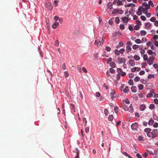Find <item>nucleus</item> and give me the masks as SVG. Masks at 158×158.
Here are the masks:
<instances>
[{
	"mask_svg": "<svg viewBox=\"0 0 158 158\" xmlns=\"http://www.w3.org/2000/svg\"><path fill=\"white\" fill-rule=\"evenodd\" d=\"M143 85L142 84H139L138 85V88L140 90L143 89Z\"/></svg>",
	"mask_w": 158,
	"mask_h": 158,
	"instance_id": "72a5a7b5",
	"label": "nucleus"
},
{
	"mask_svg": "<svg viewBox=\"0 0 158 158\" xmlns=\"http://www.w3.org/2000/svg\"><path fill=\"white\" fill-rule=\"evenodd\" d=\"M138 140L139 141H144L145 140L144 138L141 136H139L138 137Z\"/></svg>",
	"mask_w": 158,
	"mask_h": 158,
	"instance_id": "5701e85b",
	"label": "nucleus"
},
{
	"mask_svg": "<svg viewBox=\"0 0 158 158\" xmlns=\"http://www.w3.org/2000/svg\"><path fill=\"white\" fill-rule=\"evenodd\" d=\"M153 67L155 69H157L158 68V63L154 64L153 65Z\"/></svg>",
	"mask_w": 158,
	"mask_h": 158,
	"instance_id": "3c124183",
	"label": "nucleus"
},
{
	"mask_svg": "<svg viewBox=\"0 0 158 158\" xmlns=\"http://www.w3.org/2000/svg\"><path fill=\"white\" fill-rule=\"evenodd\" d=\"M139 49L140 50V52L141 55L145 53V50L143 47H140Z\"/></svg>",
	"mask_w": 158,
	"mask_h": 158,
	"instance_id": "f3484780",
	"label": "nucleus"
},
{
	"mask_svg": "<svg viewBox=\"0 0 158 158\" xmlns=\"http://www.w3.org/2000/svg\"><path fill=\"white\" fill-rule=\"evenodd\" d=\"M147 53L149 55H154L155 54L156 55V53L155 52H153L152 50H148L147 51Z\"/></svg>",
	"mask_w": 158,
	"mask_h": 158,
	"instance_id": "dca6fc26",
	"label": "nucleus"
},
{
	"mask_svg": "<svg viewBox=\"0 0 158 158\" xmlns=\"http://www.w3.org/2000/svg\"><path fill=\"white\" fill-rule=\"evenodd\" d=\"M140 34L142 36H145L147 32L144 30H142L140 31Z\"/></svg>",
	"mask_w": 158,
	"mask_h": 158,
	"instance_id": "393cba45",
	"label": "nucleus"
},
{
	"mask_svg": "<svg viewBox=\"0 0 158 158\" xmlns=\"http://www.w3.org/2000/svg\"><path fill=\"white\" fill-rule=\"evenodd\" d=\"M147 39L146 38L143 37L142 39V40H141L142 43H144L146 42H147Z\"/></svg>",
	"mask_w": 158,
	"mask_h": 158,
	"instance_id": "58836bf2",
	"label": "nucleus"
},
{
	"mask_svg": "<svg viewBox=\"0 0 158 158\" xmlns=\"http://www.w3.org/2000/svg\"><path fill=\"white\" fill-rule=\"evenodd\" d=\"M144 14H145L146 15V16L148 17V18H149L151 16V14L149 13H148L147 12H146V13H144Z\"/></svg>",
	"mask_w": 158,
	"mask_h": 158,
	"instance_id": "09e8293b",
	"label": "nucleus"
},
{
	"mask_svg": "<svg viewBox=\"0 0 158 158\" xmlns=\"http://www.w3.org/2000/svg\"><path fill=\"white\" fill-rule=\"evenodd\" d=\"M131 90L133 92L135 93L136 92V89L135 86H132L131 87Z\"/></svg>",
	"mask_w": 158,
	"mask_h": 158,
	"instance_id": "a878e982",
	"label": "nucleus"
},
{
	"mask_svg": "<svg viewBox=\"0 0 158 158\" xmlns=\"http://www.w3.org/2000/svg\"><path fill=\"white\" fill-rule=\"evenodd\" d=\"M155 77L154 74H149L148 75V79H150L152 78H154Z\"/></svg>",
	"mask_w": 158,
	"mask_h": 158,
	"instance_id": "2f4dec72",
	"label": "nucleus"
},
{
	"mask_svg": "<svg viewBox=\"0 0 158 158\" xmlns=\"http://www.w3.org/2000/svg\"><path fill=\"white\" fill-rule=\"evenodd\" d=\"M110 94L111 96V98L113 99L114 98L116 97V94L115 92L113 89L111 90L110 91Z\"/></svg>",
	"mask_w": 158,
	"mask_h": 158,
	"instance_id": "6e6552de",
	"label": "nucleus"
},
{
	"mask_svg": "<svg viewBox=\"0 0 158 158\" xmlns=\"http://www.w3.org/2000/svg\"><path fill=\"white\" fill-rule=\"evenodd\" d=\"M155 105L153 104H151L150 105L149 108L151 110H153L155 108Z\"/></svg>",
	"mask_w": 158,
	"mask_h": 158,
	"instance_id": "49530a36",
	"label": "nucleus"
},
{
	"mask_svg": "<svg viewBox=\"0 0 158 158\" xmlns=\"http://www.w3.org/2000/svg\"><path fill=\"white\" fill-rule=\"evenodd\" d=\"M156 55H151L150 56L148 60H147V63L149 65H151L153 64L155 60Z\"/></svg>",
	"mask_w": 158,
	"mask_h": 158,
	"instance_id": "7ed1b4c3",
	"label": "nucleus"
},
{
	"mask_svg": "<svg viewBox=\"0 0 158 158\" xmlns=\"http://www.w3.org/2000/svg\"><path fill=\"white\" fill-rule=\"evenodd\" d=\"M124 103L125 104L129 105L130 104V102L127 99H126L124 100L123 102V103Z\"/></svg>",
	"mask_w": 158,
	"mask_h": 158,
	"instance_id": "c9c22d12",
	"label": "nucleus"
},
{
	"mask_svg": "<svg viewBox=\"0 0 158 158\" xmlns=\"http://www.w3.org/2000/svg\"><path fill=\"white\" fill-rule=\"evenodd\" d=\"M147 65V63L145 62H143L141 64V67L143 68H145Z\"/></svg>",
	"mask_w": 158,
	"mask_h": 158,
	"instance_id": "473e14b6",
	"label": "nucleus"
},
{
	"mask_svg": "<svg viewBox=\"0 0 158 158\" xmlns=\"http://www.w3.org/2000/svg\"><path fill=\"white\" fill-rule=\"evenodd\" d=\"M153 126L155 128H157L158 127V123L155 122L153 125Z\"/></svg>",
	"mask_w": 158,
	"mask_h": 158,
	"instance_id": "13d9d810",
	"label": "nucleus"
},
{
	"mask_svg": "<svg viewBox=\"0 0 158 158\" xmlns=\"http://www.w3.org/2000/svg\"><path fill=\"white\" fill-rule=\"evenodd\" d=\"M134 77V74L133 73H130L129 74V77L130 78H133Z\"/></svg>",
	"mask_w": 158,
	"mask_h": 158,
	"instance_id": "052dcab7",
	"label": "nucleus"
},
{
	"mask_svg": "<svg viewBox=\"0 0 158 158\" xmlns=\"http://www.w3.org/2000/svg\"><path fill=\"white\" fill-rule=\"evenodd\" d=\"M128 64L131 67H133L135 65V61L132 59H131L129 61Z\"/></svg>",
	"mask_w": 158,
	"mask_h": 158,
	"instance_id": "9d476101",
	"label": "nucleus"
},
{
	"mask_svg": "<svg viewBox=\"0 0 158 158\" xmlns=\"http://www.w3.org/2000/svg\"><path fill=\"white\" fill-rule=\"evenodd\" d=\"M124 51L125 49L123 48H121L119 50L120 53H121V54H123Z\"/></svg>",
	"mask_w": 158,
	"mask_h": 158,
	"instance_id": "0e129e2a",
	"label": "nucleus"
},
{
	"mask_svg": "<svg viewBox=\"0 0 158 158\" xmlns=\"http://www.w3.org/2000/svg\"><path fill=\"white\" fill-rule=\"evenodd\" d=\"M59 25V23H56L54 22V23H53L52 27L54 29H56L57 27H58Z\"/></svg>",
	"mask_w": 158,
	"mask_h": 158,
	"instance_id": "ddd939ff",
	"label": "nucleus"
},
{
	"mask_svg": "<svg viewBox=\"0 0 158 158\" xmlns=\"http://www.w3.org/2000/svg\"><path fill=\"white\" fill-rule=\"evenodd\" d=\"M59 44V42L58 40H56L54 43V45L56 46H58Z\"/></svg>",
	"mask_w": 158,
	"mask_h": 158,
	"instance_id": "bf43d9fd",
	"label": "nucleus"
},
{
	"mask_svg": "<svg viewBox=\"0 0 158 158\" xmlns=\"http://www.w3.org/2000/svg\"><path fill=\"white\" fill-rule=\"evenodd\" d=\"M113 119V116L112 115H110L109 117H108V119L110 121H111Z\"/></svg>",
	"mask_w": 158,
	"mask_h": 158,
	"instance_id": "864d4df0",
	"label": "nucleus"
},
{
	"mask_svg": "<svg viewBox=\"0 0 158 158\" xmlns=\"http://www.w3.org/2000/svg\"><path fill=\"white\" fill-rule=\"evenodd\" d=\"M114 53L117 56L119 55V54H120V53H119V50H118L117 49L115 50H114Z\"/></svg>",
	"mask_w": 158,
	"mask_h": 158,
	"instance_id": "a19ab883",
	"label": "nucleus"
},
{
	"mask_svg": "<svg viewBox=\"0 0 158 158\" xmlns=\"http://www.w3.org/2000/svg\"><path fill=\"white\" fill-rule=\"evenodd\" d=\"M131 48L129 46H127L126 47V52L127 53H128L131 50Z\"/></svg>",
	"mask_w": 158,
	"mask_h": 158,
	"instance_id": "412c9836",
	"label": "nucleus"
},
{
	"mask_svg": "<svg viewBox=\"0 0 158 158\" xmlns=\"http://www.w3.org/2000/svg\"><path fill=\"white\" fill-rule=\"evenodd\" d=\"M154 24L156 27H158V21L157 20H156L154 22Z\"/></svg>",
	"mask_w": 158,
	"mask_h": 158,
	"instance_id": "774afa93",
	"label": "nucleus"
},
{
	"mask_svg": "<svg viewBox=\"0 0 158 158\" xmlns=\"http://www.w3.org/2000/svg\"><path fill=\"white\" fill-rule=\"evenodd\" d=\"M122 21L124 23H127L129 21L128 18L126 17H123L121 18Z\"/></svg>",
	"mask_w": 158,
	"mask_h": 158,
	"instance_id": "9b49d317",
	"label": "nucleus"
},
{
	"mask_svg": "<svg viewBox=\"0 0 158 158\" xmlns=\"http://www.w3.org/2000/svg\"><path fill=\"white\" fill-rule=\"evenodd\" d=\"M144 131L146 133L147 136L152 139L155 138L157 136V129H154L152 130L150 128H146L144 129Z\"/></svg>",
	"mask_w": 158,
	"mask_h": 158,
	"instance_id": "f257e3e1",
	"label": "nucleus"
},
{
	"mask_svg": "<svg viewBox=\"0 0 158 158\" xmlns=\"http://www.w3.org/2000/svg\"><path fill=\"white\" fill-rule=\"evenodd\" d=\"M143 60L145 61H147L148 58V55L146 54H144L143 55Z\"/></svg>",
	"mask_w": 158,
	"mask_h": 158,
	"instance_id": "c756f323",
	"label": "nucleus"
},
{
	"mask_svg": "<svg viewBox=\"0 0 158 158\" xmlns=\"http://www.w3.org/2000/svg\"><path fill=\"white\" fill-rule=\"evenodd\" d=\"M139 26L138 25H136L134 27V29L136 30H137L139 29Z\"/></svg>",
	"mask_w": 158,
	"mask_h": 158,
	"instance_id": "4d7b16f0",
	"label": "nucleus"
},
{
	"mask_svg": "<svg viewBox=\"0 0 158 158\" xmlns=\"http://www.w3.org/2000/svg\"><path fill=\"white\" fill-rule=\"evenodd\" d=\"M58 2V0H55L54 1L53 3L55 6H57Z\"/></svg>",
	"mask_w": 158,
	"mask_h": 158,
	"instance_id": "f704fd0d",
	"label": "nucleus"
},
{
	"mask_svg": "<svg viewBox=\"0 0 158 158\" xmlns=\"http://www.w3.org/2000/svg\"><path fill=\"white\" fill-rule=\"evenodd\" d=\"M110 73H114L115 72V70L112 68H110L109 69Z\"/></svg>",
	"mask_w": 158,
	"mask_h": 158,
	"instance_id": "680f3d73",
	"label": "nucleus"
},
{
	"mask_svg": "<svg viewBox=\"0 0 158 158\" xmlns=\"http://www.w3.org/2000/svg\"><path fill=\"white\" fill-rule=\"evenodd\" d=\"M104 113L106 115H107L109 114V111L107 109H105L104 110Z\"/></svg>",
	"mask_w": 158,
	"mask_h": 158,
	"instance_id": "8fccbe9b",
	"label": "nucleus"
},
{
	"mask_svg": "<svg viewBox=\"0 0 158 158\" xmlns=\"http://www.w3.org/2000/svg\"><path fill=\"white\" fill-rule=\"evenodd\" d=\"M115 22L116 23H118L119 22V19L118 17H116L115 19Z\"/></svg>",
	"mask_w": 158,
	"mask_h": 158,
	"instance_id": "c03bdc74",
	"label": "nucleus"
},
{
	"mask_svg": "<svg viewBox=\"0 0 158 158\" xmlns=\"http://www.w3.org/2000/svg\"><path fill=\"white\" fill-rule=\"evenodd\" d=\"M154 121L152 119H151L148 122L149 125L152 126L154 123Z\"/></svg>",
	"mask_w": 158,
	"mask_h": 158,
	"instance_id": "bb28decb",
	"label": "nucleus"
},
{
	"mask_svg": "<svg viewBox=\"0 0 158 158\" xmlns=\"http://www.w3.org/2000/svg\"><path fill=\"white\" fill-rule=\"evenodd\" d=\"M110 66L114 68L115 66V64L114 62H112L110 63Z\"/></svg>",
	"mask_w": 158,
	"mask_h": 158,
	"instance_id": "de8ad7c7",
	"label": "nucleus"
},
{
	"mask_svg": "<svg viewBox=\"0 0 158 158\" xmlns=\"http://www.w3.org/2000/svg\"><path fill=\"white\" fill-rule=\"evenodd\" d=\"M54 19L55 20V22L56 23H62L63 21V19L61 18H60L57 16H55L54 17Z\"/></svg>",
	"mask_w": 158,
	"mask_h": 158,
	"instance_id": "39448f33",
	"label": "nucleus"
},
{
	"mask_svg": "<svg viewBox=\"0 0 158 158\" xmlns=\"http://www.w3.org/2000/svg\"><path fill=\"white\" fill-rule=\"evenodd\" d=\"M123 108L125 110H128L131 112H133V108L131 105H130L128 107L127 104H126L123 103Z\"/></svg>",
	"mask_w": 158,
	"mask_h": 158,
	"instance_id": "f03ea898",
	"label": "nucleus"
},
{
	"mask_svg": "<svg viewBox=\"0 0 158 158\" xmlns=\"http://www.w3.org/2000/svg\"><path fill=\"white\" fill-rule=\"evenodd\" d=\"M128 84L130 85H133V81L132 79H130L128 81Z\"/></svg>",
	"mask_w": 158,
	"mask_h": 158,
	"instance_id": "79ce46f5",
	"label": "nucleus"
},
{
	"mask_svg": "<svg viewBox=\"0 0 158 158\" xmlns=\"http://www.w3.org/2000/svg\"><path fill=\"white\" fill-rule=\"evenodd\" d=\"M135 42L137 44H140L142 43L141 40L140 39H139L135 40Z\"/></svg>",
	"mask_w": 158,
	"mask_h": 158,
	"instance_id": "c85d7f7f",
	"label": "nucleus"
},
{
	"mask_svg": "<svg viewBox=\"0 0 158 158\" xmlns=\"http://www.w3.org/2000/svg\"><path fill=\"white\" fill-rule=\"evenodd\" d=\"M136 24H137V25H138L139 26L141 25L142 24V23H141V22L139 20H137L136 21Z\"/></svg>",
	"mask_w": 158,
	"mask_h": 158,
	"instance_id": "5fc2aeb1",
	"label": "nucleus"
},
{
	"mask_svg": "<svg viewBox=\"0 0 158 158\" xmlns=\"http://www.w3.org/2000/svg\"><path fill=\"white\" fill-rule=\"evenodd\" d=\"M119 12V9L116 8L114 9L112 12V13L114 14H116L117 13H118Z\"/></svg>",
	"mask_w": 158,
	"mask_h": 158,
	"instance_id": "b1692460",
	"label": "nucleus"
},
{
	"mask_svg": "<svg viewBox=\"0 0 158 158\" xmlns=\"http://www.w3.org/2000/svg\"><path fill=\"white\" fill-rule=\"evenodd\" d=\"M135 6V4L132 3H131L125 5V7H134Z\"/></svg>",
	"mask_w": 158,
	"mask_h": 158,
	"instance_id": "6ab92c4d",
	"label": "nucleus"
},
{
	"mask_svg": "<svg viewBox=\"0 0 158 158\" xmlns=\"http://www.w3.org/2000/svg\"><path fill=\"white\" fill-rule=\"evenodd\" d=\"M152 94L151 93H150L148 94L147 95V97H151L152 96Z\"/></svg>",
	"mask_w": 158,
	"mask_h": 158,
	"instance_id": "e2e57ef3",
	"label": "nucleus"
},
{
	"mask_svg": "<svg viewBox=\"0 0 158 158\" xmlns=\"http://www.w3.org/2000/svg\"><path fill=\"white\" fill-rule=\"evenodd\" d=\"M123 154L124 155H125V156H128L129 158H131V156H129V155L126 152H123Z\"/></svg>",
	"mask_w": 158,
	"mask_h": 158,
	"instance_id": "6e6d98bb",
	"label": "nucleus"
},
{
	"mask_svg": "<svg viewBox=\"0 0 158 158\" xmlns=\"http://www.w3.org/2000/svg\"><path fill=\"white\" fill-rule=\"evenodd\" d=\"M133 58L137 61L139 60L140 59V57L137 55H135L134 56Z\"/></svg>",
	"mask_w": 158,
	"mask_h": 158,
	"instance_id": "aec40b11",
	"label": "nucleus"
},
{
	"mask_svg": "<svg viewBox=\"0 0 158 158\" xmlns=\"http://www.w3.org/2000/svg\"><path fill=\"white\" fill-rule=\"evenodd\" d=\"M115 2H117V5L118 6L123 5V3L120 0H114L113 3H115Z\"/></svg>",
	"mask_w": 158,
	"mask_h": 158,
	"instance_id": "f8f14e48",
	"label": "nucleus"
},
{
	"mask_svg": "<svg viewBox=\"0 0 158 158\" xmlns=\"http://www.w3.org/2000/svg\"><path fill=\"white\" fill-rule=\"evenodd\" d=\"M107 6L110 9H112V4L111 3H108L107 4Z\"/></svg>",
	"mask_w": 158,
	"mask_h": 158,
	"instance_id": "7c9ffc66",
	"label": "nucleus"
},
{
	"mask_svg": "<svg viewBox=\"0 0 158 158\" xmlns=\"http://www.w3.org/2000/svg\"><path fill=\"white\" fill-rule=\"evenodd\" d=\"M128 90L129 89L128 88V87L127 86H126L125 87L124 89L123 90V91L124 93H126L127 92H128Z\"/></svg>",
	"mask_w": 158,
	"mask_h": 158,
	"instance_id": "4c0bfd02",
	"label": "nucleus"
},
{
	"mask_svg": "<svg viewBox=\"0 0 158 158\" xmlns=\"http://www.w3.org/2000/svg\"><path fill=\"white\" fill-rule=\"evenodd\" d=\"M145 108V106L144 105H141L140 106V109L142 110H144Z\"/></svg>",
	"mask_w": 158,
	"mask_h": 158,
	"instance_id": "cd10ccee",
	"label": "nucleus"
},
{
	"mask_svg": "<svg viewBox=\"0 0 158 158\" xmlns=\"http://www.w3.org/2000/svg\"><path fill=\"white\" fill-rule=\"evenodd\" d=\"M116 61L118 64H124L126 62V60L124 58L118 57L117 58Z\"/></svg>",
	"mask_w": 158,
	"mask_h": 158,
	"instance_id": "20e7f679",
	"label": "nucleus"
},
{
	"mask_svg": "<svg viewBox=\"0 0 158 158\" xmlns=\"http://www.w3.org/2000/svg\"><path fill=\"white\" fill-rule=\"evenodd\" d=\"M117 71L118 73V74H119L120 75L123 71L121 69L118 68L117 69Z\"/></svg>",
	"mask_w": 158,
	"mask_h": 158,
	"instance_id": "a18cd8bd",
	"label": "nucleus"
},
{
	"mask_svg": "<svg viewBox=\"0 0 158 158\" xmlns=\"http://www.w3.org/2000/svg\"><path fill=\"white\" fill-rule=\"evenodd\" d=\"M105 49L106 51L108 52L110 51L111 50V48L109 46H106Z\"/></svg>",
	"mask_w": 158,
	"mask_h": 158,
	"instance_id": "ea45409f",
	"label": "nucleus"
},
{
	"mask_svg": "<svg viewBox=\"0 0 158 158\" xmlns=\"http://www.w3.org/2000/svg\"><path fill=\"white\" fill-rule=\"evenodd\" d=\"M142 10L140 7L138 8V11L136 12V14L138 15H140L142 14Z\"/></svg>",
	"mask_w": 158,
	"mask_h": 158,
	"instance_id": "4468645a",
	"label": "nucleus"
},
{
	"mask_svg": "<svg viewBox=\"0 0 158 158\" xmlns=\"http://www.w3.org/2000/svg\"><path fill=\"white\" fill-rule=\"evenodd\" d=\"M45 5L47 9L49 10H51L53 9V6L52 5V3L49 2L47 1L45 2Z\"/></svg>",
	"mask_w": 158,
	"mask_h": 158,
	"instance_id": "423d86ee",
	"label": "nucleus"
},
{
	"mask_svg": "<svg viewBox=\"0 0 158 158\" xmlns=\"http://www.w3.org/2000/svg\"><path fill=\"white\" fill-rule=\"evenodd\" d=\"M148 5L150 6H151L152 7H153L154 6L152 1L151 0L149 1Z\"/></svg>",
	"mask_w": 158,
	"mask_h": 158,
	"instance_id": "e433bc0d",
	"label": "nucleus"
},
{
	"mask_svg": "<svg viewBox=\"0 0 158 158\" xmlns=\"http://www.w3.org/2000/svg\"><path fill=\"white\" fill-rule=\"evenodd\" d=\"M143 5L148 10L150 8V6L146 2L143 3Z\"/></svg>",
	"mask_w": 158,
	"mask_h": 158,
	"instance_id": "a211bd4d",
	"label": "nucleus"
},
{
	"mask_svg": "<svg viewBox=\"0 0 158 158\" xmlns=\"http://www.w3.org/2000/svg\"><path fill=\"white\" fill-rule=\"evenodd\" d=\"M153 117L154 120H158V117H157L156 115L154 114Z\"/></svg>",
	"mask_w": 158,
	"mask_h": 158,
	"instance_id": "338daca9",
	"label": "nucleus"
},
{
	"mask_svg": "<svg viewBox=\"0 0 158 158\" xmlns=\"http://www.w3.org/2000/svg\"><path fill=\"white\" fill-rule=\"evenodd\" d=\"M141 46L136 44H134L132 46V48L135 50L136 49L138 48H139Z\"/></svg>",
	"mask_w": 158,
	"mask_h": 158,
	"instance_id": "4be33fe9",
	"label": "nucleus"
},
{
	"mask_svg": "<svg viewBox=\"0 0 158 158\" xmlns=\"http://www.w3.org/2000/svg\"><path fill=\"white\" fill-rule=\"evenodd\" d=\"M103 43H102L101 41L98 40L97 38H96L95 40V44L97 46L99 47L100 46L102 45Z\"/></svg>",
	"mask_w": 158,
	"mask_h": 158,
	"instance_id": "0eeeda50",
	"label": "nucleus"
},
{
	"mask_svg": "<svg viewBox=\"0 0 158 158\" xmlns=\"http://www.w3.org/2000/svg\"><path fill=\"white\" fill-rule=\"evenodd\" d=\"M140 18L143 21H145L146 19V18L144 16H141L140 17Z\"/></svg>",
	"mask_w": 158,
	"mask_h": 158,
	"instance_id": "69168bd1",
	"label": "nucleus"
},
{
	"mask_svg": "<svg viewBox=\"0 0 158 158\" xmlns=\"http://www.w3.org/2000/svg\"><path fill=\"white\" fill-rule=\"evenodd\" d=\"M131 127L133 130H136L138 127V124L136 123L132 124Z\"/></svg>",
	"mask_w": 158,
	"mask_h": 158,
	"instance_id": "1a4fd4ad",
	"label": "nucleus"
},
{
	"mask_svg": "<svg viewBox=\"0 0 158 158\" xmlns=\"http://www.w3.org/2000/svg\"><path fill=\"white\" fill-rule=\"evenodd\" d=\"M140 80V78L138 77H136L134 79V81L135 82L139 81Z\"/></svg>",
	"mask_w": 158,
	"mask_h": 158,
	"instance_id": "37998d69",
	"label": "nucleus"
},
{
	"mask_svg": "<svg viewBox=\"0 0 158 158\" xmlns=\"http://www.w3.org/2000/svg\"><path fill=\"white\" fill-rule=\"evenodd\" d=\"M145 25L146 28L149 29L151 28L152 24L149 23H146Z\"/></svg>",
	"mask_w": 158,
	"mask_h": 158,
	"instance_id": "2eb2a0df",
	"label": "nucleus"
},
{
	"mask_svg": "<svg viewBox=\"0 0 158 158\" xmlns=\"http://www.w3.org/2000/svg\"><path fill=\"white\" fill-rule=\"evenodd\" d=\"M141 9L142 10L143 13L144 14L147 12V10L148 9H147L146 8H141Z\"/></svg>",
	"mask_w": 158,
	"mask_h": 158,
	"instance_id": "603ef678",
	"label": "nucleus"
}]
</instances>
